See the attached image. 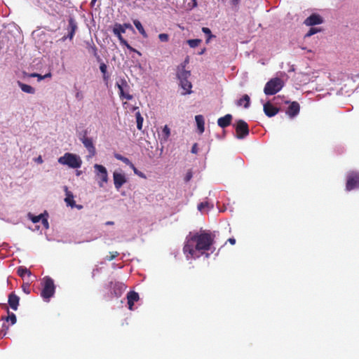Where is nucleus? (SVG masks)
I'll use <instances>...</instances> for the list:
<instances>
[{
  "mask_svg": "<svg viewBox=\"0 0 359 359\" xmlns=\"http://www.w3.org/2000/svg\"><path fill=\"white\" fill-rule=\"evenodd\" d=\"M215 236V234L207 230L189 232L186 237L184 247H210L213 244Z\"/></svg>",
  "mask_w": 359,
  "mask_h": 359,
  "instance_id": "f257e3e1",
  "label": "nucleus"
},
{
  "mask_svg": "<svg viewBox=\"0 0 359 359\" xmlns=\"http://www.w3.org/2000/svg\"><path fill=\"white\" fill-rule=\"evenodd\" d=\"M41 285V296L44 300L48 302L55 292L54 281L50 277L45 276L42 279Z\"/></svg>",
  "mask_w": 359,
  "mask_h": 359,
  "instance_id": "f03ea898",
  "label": "nucleus"
},
{
  "mask_svg": "<svg viewBox=\"0 0 359 359\" xmlns=\"http://www.w3.org/2000/svg\"><path fill=\"white\" fill-rule=\"evenodd\" d=\"M58 163L68 165L72 168H79L81 166L82 161L79 156L72 153H65L58 158Z\"/></svg>",
  "mask_w": 359,
  "mask_h": 359,
  "instance_id": "7ed1b4c3",
  "label": "nucleus"
},
{
  "mask_svg": "<svg viewBox=\"0 0 359 359\" xmlns=\"http://www.w3.org/2000/svg\"><path fill=\"white\" fill-rule=\"evenodd\" d=\"M283 87V81L278 77L270 79L265 85L264 92L266 95H275Z\"/></svg>",
  "mask_w": 359,
  "mask_h": 359,
  "instance_id": "20e7f679",
  "label": "nucleus"
},
{
  "mask_svg": "<svg viewBox=\"0 0 359 359\" xmlns=\"http://www.w3.org/2000/svg\"><path fill=\"white\" fill-rule=\"evenodd\" d=\"M359 188V172L351 171L346 177V190L349 191Z\"/></svg>",
  "mask_w": 359,
  "mask_h": 359,
  "instance_id": "39448f33",
  "label": "nucleus"
},
{
  "mask_svg": "<svg viewBox=\"0 0 359 359\" xmlns=\"http://www.w3.org/2000/svg\"><path fill=\"white\" fill-rule=\"evenodd\" d=\"M236 137L243 139L249 134V127L248 123L243 120H238L235 126Z\"/></svg>",
  "mask_w": 359,
  "mask_h": 359,
  "instance_id": "423d86ee",
  "label": "nucleus"
},
{
  "mask_svg": "<svg viewBox=\"0 0 359 359\" xmlns=\"http://www.w3.org/2000/svg\"><path fill=\"white\" fill-rule=\"evenodd\" d=\"M94 168L95 170L96 176L100 179L98 182L99 186L103 187L104 183L108 182V173L106 168L102 165L95 164Z\"/></svg>",
  "mask_w": 359,
  "mask_h": 359,
  "instance_id": "0eeeda50",
  "label": "nucleus"
},
{
  "mask_svg": "<svg viewBox=\"0 0 359 359\" xmlns=\"http://www.w3.org/2000/svg\"><path fill=\"white\" fill-rule=\"evenodd\" d=\"M80 140L88 151L90 156H94L96 154V149L94 146L93 139L91 137H88L87 136V131H84V134L81 137H80Z\"/></svg>",
  "mask_w": 359,
  "mask_h": 359,
  "instance_id": "6e6552de",
  "label": "nucleus"
},
{
  "mask_svg": "<svg viewBox=\"0 0 359 359\" xmlns=\"http://www.w3.org/2000/svg\"><path fill=\"white\" fill-rule=\"evenodd\" d=\"M210 249V248H183V251L187 259H189L201 257V255L205 253V250H208Z\"/></svg>",
  "mask_w": 359,
  "mask_h": 359,
  "instance_id": "1a4fd4ad",
  "label": "nucleus"
},
{
  "mask_svg": "<svg viewBox=\"0 0 359 359\" xmlns=\"http://www.w3.org/2000/svg\"><path fill=\"white\" fill-rule=\"evenodd\" d=\"M77 29L78 26L76 20L73 18H69L68 20V27L67 29L68 31V34L67 36H64L62 38V40L63 41H65L67 39H69L70 40H72L74 38V36Z\"/></svg>",
  "mask_w": 359,
  "mask_h": 359,
  "instance_id": "9d476101",
  "label": "nucleus"
},
{
  "mask_svg": "<svg viewBox=\"0 0 359 359\" xmlns=\"http://www.w3.org/2000/svg\"><path fill=\"white\" fill-rule=\"evenodd\" d=\"M28 217L33 223H38L40 221H41V223L46 229H48L49 228V224L48 222V214L46 212L43 214H40L36 216L32 215L31 213H29Z\"/></svg>",
  "mask_w": 359,
  "mask_h": 359,
  "instance_id": "9b49d317",
  "label": "nucleus"
},
{
  "mask_svg": "<svg viewBox=\"0 0 359 359\" xmlns=\"http://www.w3.org/2000/svg\"><path fill=\"white\" fill-rule=\"evenodd\" d=\"M116 86L119 90V96L121 99H126L130 100L133 99V95L128 93H125L123 88L128 87V83L125 79H121L120 83H116Z\"/></svg>",
  "mask_w": 359,
  "mask_h": 359,
  "instance_id": "f8f14e48",
  "label": "nucleus"
},
{
  "mask_svg": "<svg viewBox=\"0 0 359 359\" xmlns=\"http://www.w3.org/2000/svg\"><path fill=\"white\" fill-rule=\"evenodd\" d=\"M188 59L185 60L183 64L177 67V76L179 80L189 79L191 76L190 71L185 69L186 64L188 63Z\"/></svg>",
  "mask_w": 359,
  "mask_h": 359,
  "instance_id": "ddd939ff",
  "label": "nucleus"
},
{
  "mask_svg": "<svg viewBox=\"0 0 359 359\" xmlns=\"http://www.w3.org/2000/svg\"><path fill=\"white\" fill-rule=\"evenodd\" d=\"M323 22V20L322 17L320 15L316 13L311 15L304 22V25L306 26H313L322 24Z\"/></svg>",
  "mask_w": 359,
  "mask_h": 359,
  "instance_id": "4468645a",
  "label": "nucleus"
},
{
  "mask_svg": "<svg viewBox=\"0 0 359 359\" xmlns=\"http://www.w3.org/2000/svg\"><path fill=\"white\" fill-rule=\"evenodd\" d=\"M113 178L114 187L117 190H118L126 182V176L122 173L114 172L113 174Z\"/></svg>",
  "mask_w": 359,
  "mask_h": 359,
  "instance_id": "2eb2a0df",
  "label": "nucleus"
},
{
  "mask_svg": "<svg viewBox=\"0 0 359 359\" xmlns=\"http://www.w3.org/2000/svg\"><path fill=\"white\" fill-rule=\"evenodd\" d=\"M110 288L115 296L119 297L126 289V286L119 282H110Z\"/></svg>",
  "mask_w": 359,
  "mask_h": 359,
  "instance_id": "dca6fc26",
  "label": "nucleus"
},
{
  "mask_svg": "<svg viewBox=\"0 0 359 359\" xmlns=\"http://www.w3.org/2000/svg\"><path fill=\"white\" fill-rule=\"evenodd\" d=\"M264 111L268 117H272L278 113L279 109L274 107L271 102H267L264 104Z\"/></svg>",
  "mask_w": 359,
  "mask_h": 359,
  "instance_id": "f3484780",
  "label": "nucleus"
},
{
  "mask_svg": "<svg viewBox=\"0 0 359 359\" xmlns=\"http://www.w3.org/2000/svg\"><path fill=\"white\" fill-rule=\"evenodd\" d=\"M300 110V106L299 104L297 102H292L289 107H287V109L286 111V114L290 117L293 118L296 116L299 113Z\"/></svg>",
  "mask_w": 359,
  "mask_h": 359,
  "instance_id": "a211bd4d",
  "label": "nucleus"
},
{
  "mask_svg": "<svg viewBox=\"0 0 359 359\" xmlns=\"http://www.w3.org/2000/svg\"><path fill=\"white\" fill-rule=\"evenodd\" d=\"M20 297L15 294L14 292H11L8 295V302L10 307L14 310L17 311L19 306Z\"/></svg>",
  "mask_w": 359,
  "mask_h": 359,
  "instance_id": "6ab92c4d",
  "label": "nucleus"
},
{
  "mask_svg": "<svg viewBox=\"0 0 359 359\" xmlns=\"http://www.w3.org/2000/svg\"><path fill=\"white\" fill-rule=\"evenodd\" d=\"M232 118L231 114H226L224 116L218 118L217 124L222 128H225L231 125Z\"/></svg>",
  "mask_w": 359,
  "mask_h": 359,
  "instance_id": "aec40b11",
  "label": "nucleus"
},
{
  "mask_svg": "<svg viewBox=\"0 0 359 359\" xmlns=\"http://www.w3.org/2000/svg\"><path fill=\"white\" fill-rule=\"evenodd\" d=\"M128 309L133 310L134 303L139 300V294L135 291H130L127 294Z\"/></svg>",
  "mask_w": 359,
  "mask_h": 359,
  "instance_id": "412c9836",
  "label": "nucleus"
},
{
  "mask_svg": "<svg viewBox=\"0 0 359 359\" xmlns=\"http://www.w3.org/2000/svg\"><path fill=\"white\" fill-rule=\"evenodd\" d=\"M64 190L65 191L66 197L65 198V201L66 203L71 206L72 208H74L76 206L75 201L74 200L73 194L68 190V187L65 186Z\"/></svg>",
  "mask_w": 359,
  "mask_h": 359,
  "instance_id": "4be33fe9",
  "label": "nucleus"
},
{
  "mask_svg": "<svg viewBox=\"0 0 359 359\" xmlns=\"http://www.w3.org/2000/svg\"><path fill=\"white\" fill-rule=\"evenodd\" d=\"M181 87L185 90L184 94H190L191 93L192 85L189 79L180 80Z\"/></svg>",
  "mask_w": 359,
  "mask_h": 359,
  "instance_id": "5701e85b",
  "label": "nucleus"
},
{
  "mask_svg": "<svg viewBox=\"0 0 359 359\" xmlns=\"http://www.w3.org/2000/svg\"><path fill=\"white\" fill-rule=\"evenodd\" d=\"M195 120L197 124V128L200 134H202L205 130L204 118L202 115H196Z\"/></svg>",
  "mask_w": 359,
  "mask_h": 359,
  "instance_id": "b1692460",
  "label": "nucleus"
},
{
  "mask_svg": "<svg viewBox=\"0 0 359 359\" xmlns=\"http://www.w3.org/2000/svg\"><path fill=\"white\" fill-rule=\"evenodd\" d=\"M113 33L118 37L122 45L126 46L130 50L135 51V49L128 43L127 41L123 38L121 34L118 33V31L116 29H113Z\"/></svg>",
  "mask_w": 359,
  "mask_h": 359,
  "instance_id": "393cba45",
  "label": "nucleus"
},
{
  "mask_svg": "<svg viewBox=\"0 0 359 359\" xmlns=\"http://www.w3.org/2000/svg\"><path fill=\"white\" fill-rule=\"evenodd\" d=\"M113 33L118 37L122 45L126 46L130 50L135 51V49L128 43L127 41L123 38L121 34L118 33V31L116 29H113Z\"/></svg>",
  "mask_w": 359,
  "mask_h": 359,
  "instance_id": "a878e982",
  "label": "nucleus"
},
{
  "mask_svg": "<svg viewBox=\"0 0 359 359\" xmlns=\"http://www.w3.org/2000/svg\"><path fill=\"white\" fill-rule=\"evenodd\" d=\"M250 103V98L248 95H244L241 98L237 101L238 106H243L245 108H248Z\"/></svg>",
  "mask_w": 359,
  "mask_h": 359,
  "instance_id": "bb28decb",
  "label": "nucleus"
},
{
  "mask_svg": "<svg viewBox=\"0 0 359 359\" xmlns=\"http://www.w3.org/2000/svg\"><path fill=\"white\" fill-rule=\"evenodd\" d=\"M18 84L21 88V90L25 93L29 94H34L35 93L34 88L29 85L23 83L20 81H18Z\"/></svg>",
  "mask_w": 359,
  "mask_h": 359,
  "instance_id": "cd10ccee",
  "label": "nucleus"
},
{
  "mask_svg": "<svg viewBox=\"0 0 359 359\" xmlns=\"http://www.w3.org/2000/svg\"><path fill=\"white\" fill-rule=\"evenodd\" d=\"M17 273L21 278H23L25 275H27L29 276L32 275L31 271L25 266L18 267Z\"/></svg>",
  "mask_w": 359,
  "mask_h": 359,
  "instance_id": "c85d7f7f",
  "label": "nucleus"
},
{
  "mask_svg": "<svg viewBox=\"0 0 359 359\" xmlns=\"http://www.w3.org/2000/svg\"><path fill=\"white\" fill-rule=\"evenodd\" d=\"M130 27V25L129 24L121 25L116 23L113 29H116L118 31V33L122 34L126 32V28H128Z\"/></svg>",
  "mask_w": 359,
  "mask_h": 359,
  "instance_id": "c756f323",
  "label": "nucleus"
},
{
  "mask_svg": "<svg viewBox=\"0 0 359 359\" xmlns=\"http://www.w3.org/2000/svg\"><path fill=\"white\" fill-rule=\"evenodd\" d=\"M133 23H134V25L136 27V29L139 31V32L142 36H147L146 32H145L142 25L141 24V22L139 20H134Z\"/></svg>",
  "mask_w": 359,
  "mask_h": 359,
  "instance_id": "7c9ffc66",
  "label": "nucleus"
},
{
  "mask_svg": "<svg viewBox=\"0 0 359 359\" xmlns=\"http://www.w3.org/2000/svg\"><path fill=\"white\" fill-rule=\"evenodd\" d=\"M100 69L103 74V79L104 81H107L109 79V76L107 74V67L105 63L101 62L100 65Z\"/></svg>",
  "mask_w": 359,
  "mask_h": 359,
  "instance_id": "2f4dec72",
  "label": "nucleus"
},
{
  "mask_svg": "<svg viewBox=\"0 0 359 359\" xmlns=\"http://www.w3.org/2000/svg\"><path fill=\"white\" fill-rule=\"evenodd\" d=\"M115 158L130 165V167H133V163L128 158L123 156L121 154H115Z\"/></svg>",
  "mask_w": 359,
  "mask_h": 359,
  "instance_id": "473e14b6",
  "label": "nucleus"
},
{
  "mask_svg": "<svg viewBox=\"0 0 359 359\" xmlns=\"http://www.w3.org/2000/svg\"><path fill=\"white\" fill-rule=\"evenodd\" d=\"M136 121H137V128L138 130H142V124H143V118L141 116L140 111L136 112L135 114Z\"/></svg>",
  "mask_w": 359,
  "mask_h": 359,
  "instance_id": "72a5a7b5",
  "label": "nucleus"
},
{
  "mask_svg": "<svg viewBox=\"0 0 359 359\" xmlns=\"http://www.w3.org/2000/svg\"><path fill=\"white\" fill-rule=\"evenodd\" d=\"M8 316L7 317L2 318V319H5L6 321L10 320L11 322V324L14 325L17 321L16 316L13 313H11L8 310Z\"/></svg>",
  "mask_w": 359,
  "mask_h": 359,
  "instance_id": "f704fd0d",
  "label": "nucleus"
},
{
  "mask_svg": "<svg viewBox=\"0 0 359 359\" xmlns=\"http://www.w3.org/2000/svg\"><path fill=\"white\" fill-rule=\"evenodd\" d=\"M202 32L207 35L206 43H209L210 40L212 37H215V35L212 34L211 30L208 27H203Z\"/></svg>",
  "mask_w": 359,
  "mask_h": 359,
  "instance_id": "c9c22d12",
  "label": "nucleus"
},
{
  "mask_svg": "<svg viewBox=\"0 0 359 359\" xmlns=\"http://www.w3.org/2000/svg\"><path fill=\"white\" fill-rule=\"evenodd\" d=\"M201 41H202L201 39H189V40H187V42L191 48H196L201 43Z\"/></svg>",
  "mask_w": 359,
  "mask_h": 359,
  "instance_id": "e433bc0d",
  "label": "nucleus"
},
{
  "mask_svg": "<svg viewBox=\"0 0 359 359\" xmlns=\"http://www.w3.org/2000/svg\"><path fill=\"white\" fill-rule=\"evenodd\" d=\"M88 51L92 53L97 59V60H100V57L97 53V48L95 45L90 46L89 47Z\"/></svg>",
  "mask_w": 359,
  "mask_h": 359,
  "instance_id": "4c0bfd02",
  "label": "nucleus"
},
{
  "mask_svg": "<svg viewBox=\"0 0 359 359\" xmlns=\"http://www.w3.org/2000/svg\"><path fill=\"white\" fill-rule=\"evenodd\" d=\"M162 133H163V139H164V141H167V140L168 139L170 135V128H168V126L167 125H165L163 130H162Z\"/></svg>",
  "mask_w": 359,
  "mask_h": 359,
  "instance_id": "58836bf2",
  "label": "nucleus"
},
{
  "mask_svg": "<svg viewBox=\"0 0 359 359\" xmlns=\"http://www.w3.org/2000/svg\"><path fill=\"white\" fill-rule=\"evenodd\" d=\"M318 32H320V29H318V28H315V27H311L310 28V29L309 30V32L306 34L305 36L306 37H310L312 35L318 33Z\"/></svg>",
  "mask_w": 359,
  "mask_h": 359,
  "instance_id": "ea45409f",
  "label": "nucleus"
},
{
  "mask_svg": "<svg viewBox=\"0 0 359 359\" xmlns=\"http://www.w3.org/2000/svg\"><path fill=\"white\" fill-rule=\"evenodd\" d=\"M109 254H110L109 255H107L105 257V259L107 261L113 260L119 255V253L116 251L111 252Z\"/></svg>",
  "mask_w": 359,
  "mask_h": 359,
  "instance_id": "a19ab883",
  "label": "nucleus"
},
{
  "mask_svg": "<svg viewBox=\"0 0 359 359\" xmlns=\"http://www.w3.org/2000/svg\"><path fill=\"white\" fill-rule=\"evenodd\" d=\"M8 330V326L6 324H3L1 329L0 330V337H4Z\"/></svg>",
  "mask_w": 359,
  "mask_h": 359,
  "instance_id": "79ce46f5",
  "label": "nucleus"
},
{
  "mask_svg": "<svg viewBox=\"0 0 359 359\" xmlns=\"http://www.w3.org/2000/svg\"><path fill=\"white\" fill-rule=\"evenodd\" d=\"M158 39L162 42H167L169 40V35L168 34L162 33L158 34Z\"/></svg>",
  "mask_w": 359,
  "mask_h": 359,
  "instance_id": "37998d69",
  "label": "nucleus"
},
{
  "mask_svg": "<svg viewBox=\"0 0 359 359\" xmlns=\"http://www.w3.org/2000/svg\"><path fill=\"white\" fill-rule=\"evenodd\" d=\"M29 287H30V285L27 283H23L22 285V290L27 294H29L30 293V288Z\"/></svg>",
  "mask_w": 359,
  "mask_h": 359,
  "instance_id": "c03bdc74",
  "label": "nucleus"
},
{
  "mask_svg": "<svg viewBox=\"0 0 359 359\" xmlns=\"http://www.w3.org/2000/svg\"><path fill=\"white\" fill-rule=\"evenodd\" d=\"M208 206V202H202L198 205V210L202 211Z\"/></svg>",
  "mask_w": 359,
  "mask_h": 359,
  "instance_id": "a18cd8bd",
  "label": "nucleus"
},
{
  "mask_svg": "<svg viewBox=\"0 0 359 359\" xmlns=\"http://www.w3.org/2000/svg\"><path fill=\"white\" fill-rule=\"evenodd\" d=\"M130 168L133 170V171H134V172H135V174H137V175H139V176H140V177H144V174H143L142 172H139V171L137 170V169L135 167V165H133V167H130Z\"/></svg>",
  "mask_w": 359,
  "mask_h": 359,
  "instance_id": "49530a36",
  "label": "nucleus"
},
{
  "mask_svg": "<svg viewBox=\"0 0 359 359\" xmlns=\"http://www.w3.org/2000/svg\"><path fill=\"white\" fill-rule=\"evenodd\" d=\"M191 153L197 154L198 153V144L196 143L194 144L191 148Z\"/></svg>",
  "mask_w": 359,
  "mask_h": 359,
  "instance_id": "de8ad7c7",
  "label": "nucleus"
},
{
  "mask_svg": "<svg viewBox=\"0 0 359 359\" xmlns=\"http://www.w3.org/2000/svg\"><path fill=\"white\" fill-rule=\"evenodd\" d=\"M191 177H192V172L191 171H189L187 173L184 180L186 182H189L191 179Z\"/></svg>",
  "mask_w": 359,
  "mask_h": 359,
  "instance_id": "09e8293b",
  "label": "nucleus"
},
{
  "mask_svg": "<svg viewBox=\"0 0 359 359\" xmlns=\"http://www.w3.org/2000/svg\"><path fill=\"white\" fill-rule=\"evenodd\" d=\"M227 242L229 243L230 245H233L236 244V239L234 238H230L226 241L225 244H226Z\"/></svg>",
  "mask_w": 359,
  "mask_h": 359,
  "instance_id": "8fccbe9b",
  "label": "nucleus"
},
{
  "mask_svg": "<svg viewBox=\"0 0 359 359\" xmlns=\"http://www.w3.org/2000/svg\"><path fill=\"white\" fill-rule=\"evenodd\" d=\"M32 77H35V76H37L39 78V80H41V79H43V76L39 74H36V73H34L31 75Z\"/></svg>",
  "mask_w": 359,
  "mask_h": 359,
  "instance_id": "3c124183",
  "label": "nucleus"
},
{
  "mask_svg": "<svg viewBox=\"0 0 359 359\" xmlns=\"http://www.w3.org/2000/svg\"><path fill=\"white\" fill-rule=\"evenodd\" d=\"M241 0H231L232 5L236 6L239 4Z\"/></svg>",
  "mask_w": 359,
  "mask_h": 359,
  "instance_id": "603ef678",
  "label": "nucleus"
},
{
  "mask_svg": "<svg viewBox=\"0 0 359 359\" xmlns=\"http://www.w3.org/2000/svg\"><path fill=\"white\" fill-rule=\"evenodd\" d=\"M76 97L79 100H81L83 98L82 93L81 92H77L76 93Z\"/></svg>",
  "mask_w": 359,
  "mask_h": 359,
  "instance_id": "864d4df0",
  "label": "nucleus"
},
{
  "mask_svg": "<svg viewBox=\"0 0 359 359\" xmlns=\"http://www.w3.org/2000/svg\"><path fill=\"white\" fill-rule=\"evenodd\" d=\"M36 161L39 163H43V160H42V158L41 156H39L37 158H36Z\"/></svg>",
  "mask_w": 359,
  "mask_h": 359,
  "instance_id": "5fc2aeb1",
  "label": "nucleus"
},
{
  "mask_svg": "<svg viewBox=\"0 0 359 359\" xmlns=\"http://www.w3.org/2000/svg\"><path fill=\"white\" fill-rule=\"evenodd\" d=\"M50 76H51V74L48 73V74H45L44 76H43V78L45 79V78H48V77H50Z\"/></svg>",
  "mask_w": 359,
  "mask_h": 359,
  "instance_id": "6e6d98bb",
  "label": "nucleus"
},
{
  "mask_svg": "<svg viewBox=\"0 0 359 359\" xmlns=\"http://www.w3.org/2000/svg\"><path fill=\"white\" fill-rule=\"evenodd\" d=\"M205 48H203V49H202V50H201V52H199V53H198V54H199V55H202V54H203V53H205Z\"/></svg>",
  "mask_w": 359,
  "mask_h": 359,
  "instance_id": "4d7b16f0",
  "label": "nucleus"
},
{
  "mask_svg": "<svg viewBox=\"0 0 359 359\" xmlns=\"http://www.w3.org/2000/svg\"><path fill=\"white\" fill-rule=\"evenodd\" d=\"M95 1H96V0H92V2H91V3H92V4H93V3H94V2H95Z\"/></svg>",
  "mask_w": 359,
  "mask_h": 359,
  "instance_id": "13d9d810",
  "label": "nucleus"
}]
</instances>
